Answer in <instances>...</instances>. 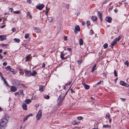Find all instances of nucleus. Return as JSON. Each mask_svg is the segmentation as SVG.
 I'll return each mask as SVG.
<instances>
[{
	"label": "nucleus",
	"instance_id": "obj_8",
	"mask_svg": "<svg viewBox=\"0 0 129 129\" xmlns=\"http://www.w3.org/2000/svg\"><path fill=\"white\" fill-rule=\"evenodd\" d=\"M31 72L29 71H25V75L28 77L31 76Z\"/></svg>",
	"mask_w": 129,
	"mask_h": 129
},
{
	"label": "nucleus",
	"instance_id": "obj_64",
	"mask_svg": "<svg viewBox=\"0 0 129 129\" xmlns=\"http://www.w3.org/2000/svg\"><path fill=\"white\" fill-rule=\"evenodd\" d=\"M11 72L13 73L14 74H16V73H15V72L14 71H11Z\"/></svg>",
	"mask_w": 129,
	"mask_h": 129
},
{
	"label": "nucleus",
	"instance_id": "obj_29",
	"mask_svg": "<svg viewBox=\"0 0 129 129\" xmlns=\"http://www.w3.org/2000/svg\"><path fill=\"white\" fill-rule=\"evenodd\" d=\"M103 127H108L109 128H110L111 127V126L110 125H108V124H106V125H104L103 126Z\"/></svg>",
	"mask_w": 129,
	"mask_h": 129
},
{
	"label": "nucleus",
	"instance_id": "obj_4",
	"mask_svg": "<svg viewBox=\"0 0 129 129\" xmlns=\"http://www.w3.org/2000/svg\"><path fill=\"white\" fill-rule=\"evenodd\" d=\"M7 123L1 121L0 123V129H4L7 126Z\"/></svg>",
	"mask_w": 129,
	"mask_h": 129
},
{
	"label": "nucleus",
	"instance_id": "obj_46",
	"mask_svg": "<svg viewBox=\"0 0 129 129\" xmlns=\"http://www.w3.org/2000/svg\"><path fill=\"white\" fill-rule=\"evenodd\" d=\"M57 101L58 104H60L61 102V99L60 100H58Z\"/></svg>",
	"mask_w": 129,
	"mask_h": 129
},
{
	"label": "nucleus",
	"instance_id": "obj_26",
	"mask_svg": "<svg viewBox=\"0 0 129 129\" xmlns=\"http://www.w3.org/2000/svg\"><path fill=\"white\" fill-rule=\"evenodd\" d=\"M110 115L108 113H107L106 114V118H108V119H109L110 118Z\"/></svg>",
	"mask_w": 129,
	"mask_h": 129
},
{
	"label": "nucleus",
	"instance_id": "obj_40",
	"mask_svg": "<svg viewBox=\"0 0 129 129\" xmlns=\"http://www.w3.org/2000/svg\"><path fill=\"white\" fill-rule=\"evenodd\" d=\"M93 34V31L91 29L90 30V34L92 35Z\"/></svg>",
	"mask_w": 129,
	"mask_h": 129
},
{
	"label": "nucleus",
	"instance_id": "obj_13",
	"mask_svg": "<svg viewBox=\"0 0 129 129\" xmlns=\"http://www.w3.org/2000/svg\"><path fill=\"white\" fill-rule=\"evenodd\" d=\"M27 105L26 104L24 103H23L22 105V107L23 109L25 110H26L27 109Z\"/></svg>",
	"mask_w": 129,
	"mask_h": 129
},
{
	"label": "nucleus",
	"instance_id": "obj_5",
	"mask_svg": "<svg viewBox=\"0 0 129 129\" xmlns=\"http://www.w3.org/2000/svg\"><path fill=\"white\" fill-rule=\"evenodd\" d=\"M44 7V4H40L39 5L36 6V8L39 10H41Z\"/></svg>",
	"mask_w": 129,
	"mask_h": 129
},
{
	"label": "nucleus",
	"instance_id": "obj_48",
	"mask_svg": "<svg viewBox=\"0 0 129 129\" xmlns=\"http://www.w3.org/2000/svg\"><path fill=\"white\" fill-rule=\"evenodd\" d=\"M12 30L13 32H14L16 30V29L15 28H13L12 29Z\"/></svg>",
	"mask_w": 129,
	"mask_h": 129
},
{
	"label": "nucleus",
	"instance_id": "obj_18",
	"mask_svg": "<svg viewBox=\"0 0 129 129\" xmlns=\"http://www.w3.org/2000/svg\"><path fill=\"white\" fill-rule=\"evenodd\" d=\"M91 19L93 21H96L97 19V17L95 16H92Z\"/></svg>",
	"mask_w": 129,
	"mask_h": 129
},
{
	"label": "nucleus",
	"instance_id": "obj_52",
	"mask_svg": "<svg viewBox=\"0 0 129 129\" xmlns=\"http://www.w3.org/2000/svg\"><path fill=\"white\" fill-rule=\"evenodd\" d=\"M7 63L6 62H3V65L4 66H6L7 65Z\"/></svg>",
	"mask_w": 129,
	"mask_h": 129
},
{
	"label": "nucleus",
	"instance_id": "obj_1",
	"mask_svg": "<svg viewBox=\"0 0 129 129\" xmlns=\"http://www.w3.org/2000/svg\"><path fill=\"white\" fill-rule=\"evenodd\" d=\"M9 119V116L8 115L5 114L3 116L1 121L7 123Z\"/></svg>",
	"mask_w": 129,
	"mask_h": 129
},
{
	"label": "nucleus",
	"instance_id": "obj_58",
	"mask_svg": "<svg viewBox=\"0 0 129 129\" xmlns=\"http://www.w3.org/2000/svg\"><path fill=\"white\" fill-rule=\"evenodd\" d=\"M9 10H10L11 12H12L13 11V9L12 8H9Z\"/></svg>",
	"mask_w": 129,
	"mask_h": 129
},
{
	"label": "nucleus",
	"instance_id": "obj_41",
	"mask_svg": "<svg viewBox=\"0 0 129 129\" xmlns=\"http://www.w3.org/2000/svg\"><path fill=\"white\" fill-rule=\"evenodd\" d=\"M82 116L78 117L77 118V119L78 120H80L82 119Z\"/></svg>",
	"mask_w": 129,
	"mask_h": 129
},
{
	"label": "nucleus",
	"instance_id": "obj_53",
	"mask_svg": "<svg viewBox=\"0 0 129 129\" xmlns=\"http://www.w3.org/2000/svg\"><path fill=\"white\" fill-rule=\"evenodd\" d=\"M101 81H100L99 82H98V83H97L96 84V85H99L100 84H102L101 83Z\"/></svg>",
	"mask_w": 129,
	"mask_h": 129
},
{
	"label": "nucleus",
	"instance_id": "obj_36",
	"mask_svg": "<svg viewBox=\"0 0 129 129\" xmlns=\"http://www.w3.org/2000/svg\"><path fill=\"white\" fill-rule=\"evenodd\" d=\"M11 68V67L10 66H8L6 67V69L8 70H10Z\"/></svg>",
	"mask_w": 129,
	"mask_h": 129
},
{
	"label": "nucleus",
	"instance_id": "obj_62",
	"mask_svg": "<svg viewBox=\"0 0 129 129\" xmlns=\"http://www.w3.org/2000/svg\"><path fill=\"white\" fill-rule=\"evenodd\" d=\"M1 78L2 79V80L4 81V80H5V79L4 78V77L2 75H1Z\"/></svg>",
	"mask_w": 129,
	"mask_h": 129
},
{
	"label": "nucleus",
	"instance_id": "obj_51",
	"mask_svg": "<svg viewBox=\"0 0 129 129\" xmlns=\"http://www.w3.org/2000/svg\"><path fill=\"white\" fill-rule=\"evenodd\" d=\"M14 94L16 96V95H17L19 94V92H18V91L17 92L15 93H14Z\"/></svg>",
	"mask_w": 129,
	"mask_h": 129
},
{
	"label": "nucleus",
	"instance_id": "obj_14",
	"mask_svg": "<svg viewBox=\"0 0 129 129\" xmlns=\"http://www.w3.org/2000/svg\"><path fill=\"white\" fill-rule=\"evenodd\" d=\"M34 30H35V31L37 33H39L40 32L41 30L40 29L37 28H36L34 27Z\"/></svg>",
	"mask_w": 129,
	"mask_h": 129
},
{
	"label": "nucleus",
	"instance_id": "obj_57",
	"mask_svg": "<svg viewBox=\"0 0 129 129\" xmlns=\"http://www.w3.org/2000/svg\"><path fill=\"white\" fill-rule=\"evenodd\" d=\"M61 99V95H60L58 98V100H60Z\"/></svg>",
	"mask_w": 129,
	"mask_h": 129
},
{
	"label": "nucleus",
	"instance_id": "obj_12",
	"mask_svg": "<svg viewBox=\"0 0 129 129\" xmlns=\"http://www.w3.org/2000/svg\"><path fill=\"white\" fill-rule=\"evenodd\" d=\"M19 95H21L22 97H23L24 94L23 93V91L22 90H20L18 91Z\"/></svg>",
	"mask_w": 129,
	"mask_h": 129
},
{
	"label": "nucleus",
	"instance_id": "obj_23",
	"mask_svg": "<svg viewBox=\"0 0 129 129\" xmlns=\"http://www.w3.org/2000/svg\"><path fill=\"white\" fill-rule=\"evenodd\" d=\"M37 98V96L36 95L33 94V95L32 97V99L35 100Z\"/></svg>",
	"mask_w": 129,
	"mask_h": 129
},
{
	"label": "nucleus",
	"instance_id": "obj_61",
	"mask_svg": "<svg viewBox=\"0 0 129 129\" xmlns=\"http://www.w3.org/2000/svg\"><path fill=\"white\" fill-rule=\"evenodd\" d=\"M6 26V25H2L1 27V28H3L4 27Z\"/></svg>",
	"mask_w": 129,
	"mask_h": 129
},
{
	"label": "nucleus",
	"instance_id": "obj_54",
	"mask_svg": "<svg viewBox=\"0 0 129 129\" xmlns=\"http://www.w3.org/2000/svg\"><path fill=\"white\" fill-rule=\"evenodd\" d=\"M108 1V0H105L103 4H105L107 3Z\"/></svg>",
	"mask_w": 129,
	"mask_h": 129
},
{
	"label": "nucleus",
	"instance_id": "obj_34",
	"mask_svg": "<svg viewBox=\"0 0 129 129\" xmlns=\"http://www.w3.org/2000/svg\"><path fill=\"white\" fill-rule=\"evenodd\" d=\"M28 117L27 116V115L24 118V119L23 120V121L24 122H25V121L27 119Z\"/></svg>",
	"mask_w": 129,
	"mask_h": 129
},
{
	"label": "nucleus",
	"instance_id": "obj_50",
	"mask_svg": "<svg viewBox=\"0 0 129 129\" xmlns=\"http://www.w3.org/2000/svg\"><path fill=\"white\" fill-rule=\"evenodd\" d=\"M69 6L70 5H69L68 4L66 5V7L67 9H68L69 8Z\"/></svg>",
	"mask_w": 129,
	"mask_h": 129
},
{
	"label": "nucleus",
	"instance_id": "obj_35",
	"mask_svg": "<svg viewBox=\"0 0 129 129\" xmlns=\"http://www.w3.org/2000/svg\"><path fill=\"white\" fill-rule=\"evenodd\" d=\"M14 13L17 14H18L20 13V11H14L13 12Z\"/></svg>",
	"mask_w": 129,
	"mask_h": 129
},
{
	"label": "nucleus",
	"instance_id": "obj_11",
	"mask_svg": "<svg viewBox=\"0 0 129 129\" xmlns=\"http://www.w3.org/2000/svg\"><path fill=\"white\" fill-rule=\"evenodd\" d=\"M6 38L5 36L0 35V40L3 41L6 39Z\"/></svg>",
	"mask_w": 129,
	"mask_h": 129
},
{
	"label": "nucleus",
	"instance_id": "obj_22",
	"mask_svg": "<svg viewBox=\"0 0 129 129\" xmlns=\"http://www.w3.org/2000/svg\"><path fill=\"white\" fill-rule=\"evenodd\" d=\"M31 76H36L37 74V73L35 71H34L32 73L31 72Z\"/></svg>",
	"mask_w": 129,
	"mask_h": 129
},
{
	"label": "nucleus",
	"instance_id": "obj_16",
	"mask_svg": "<svg viewBox=\"0 0 129 129\" xmlns=\"http://www.w3.org/2000/svg\"><path fill=\"white\" fill-rule=\"evenodd\" d=\"M80 28L79 26L76 25L75 26V28L74 29L75 30L79 31L80 30Z\"/></svg>",
	"mask_w": 129,
	"mask_h": 129
},
{
	"label": "nucleus",
	"instance_id": "obj_20",
	"mask_svg": "<svg viewBox=\"0 0 129 129\" xmlns=\"http://www.w3.org/2000/svg\"><path fill=\"white\" fill-rule=\"evenodd\" d=\"M49 10V9L47 8V7H46V11L45 12V14L47 15V17H48V12Z\"/></svg>",
	"mask_w": 129,
	"mask_h": 129
},
{
	"label": "nucleus",
	"instance_id": "obj_63",
	"mask_svg": "<svg viewBox=\"0 0 129 129\" xmlns=\"http://www.w3.org/2000/svg\"><path fill=\"white\" fill-rule=\"evenodd\" d=\"M82 25H84L85 24V23L84 22H82Z\"/></svg>",
	"mask_w": 129,
	"mask_h": 129
},
{
	"label": "nucleus",
	"instance_id": "obj_9",
	"mask_svg": "<svg viewBox=\"0 0 129 129\" xmlns=\"http://www.w3.org/2000/svg\"><path fill=\"white\" fill-rule=\"evenodd\" d=\"M108 22L110 23L111 21L112 18L110 17H107L105 19Z\"/></svg>",
	"mask_w": 129,
	"mask_h": 129
},
{
	"label": "nucleus",
	"instance_id": "obj_2",
	"mask_svg": "<svg viewBox=\"0 0 129 129\" xmlns=\"http://www.w3.org/2000/svg\"><path fill=\"white\" fill-rule=\"evenodd\" d=\"M121 37V36L120 35L118 38H116L112 42L111 45V47L112 48H113L114 46L117 43V41H118L119 40Z\"/></svg>",
	"mask_w": 129,
	"mask_h": 129
},
{
	"label": "nucleus",
	"instance_id": "obj_59",
	"mask_svg": "<svg viewBox=\"0 0 129 129\" xmlns=\"http://www.w3.org/2000/svg\"><path fill=\"white\" fill-rule=\"evenodd\" d=\"M27 2L29 3H31V0H27Z\"/></svg>",
	"mask_w": 129,
	"mask_h": 129
},
{
	"label": "nucleus",
	"instance_id": "obj_55",
	"mask_svg": "<svg viewBox=\"0 0 129 129\" xmlns=\"http://www.w3.org/2000/svg\"><path fill=\"white\" fill-rule=\"evenodd\" d=\"M32 115H33L32 114H29L28 115H27V116L28 117H30V116H31Z\"/></svg>",
	"mask_w": 129,
	"mask_h": 129
},
{
	"label": "nucleus",
	"instance_id": "obj_30",
	"mask_svg": "<svg viewBox=\"0 0 129 129\" xmlns=\"http://www.w3.org/2000/svg\"><path fill=\"white\" fill-rule=\"evenodd\" d=\"M14 40L15 42H16L17 43H18L20 41V40L19 39L17 38H15L14 39Z\"/></svg>",
	"mask_w": 129,
	"mask_h": 129
},
{
	"label": "nucleus",
	"instance_id": "obj_38",
	"mask_svg": "<svg viewBox=\"0 0 129 129\" xmlns=\"http://www.w3.org/2000/svg\"><path fill=\"white\" fill-rule=\"evenodd\" d=\"M114 75L115 76H117V73L115 70L114 71Z\"/></svg>",
	"mask_w": 129,
	"mask_h": 129
},
{
	"label": "nucleus",
	"instance_id": "obj_44",
	"mask_svg": "<svg viewBox=\"0 0 129 129\" xmlns=\"http://www.w3.org/2000/svg\"><path fill=\"white\" fill-rule=\"evenodd\" d=\"M30 55H29L28 56H27L26 57V58L27 59L26 60V61H27L30 58Z\"/></svg>",
	"mask_w": 129,
	"mask_h": 129
},
{
	"label": "nucleus",
	"instance_id": "obj_39",
	"mask_svg": "<svg viewBox=\"0 0 129 129\" xmlns=\"http://www.w3.org/2000/svg\"><path fill=\"white\" fill-rule=\"evenodd\" d=\"M124 64L125 65H127V67L128 66V62L127 61H125V63H124Z\"/></svg>",
	"mask_w": 129,
	"mask_h": 129
},
{
	"label": "nucleus",
	"instance_id": "obj_43",
	"mask_svg": "<svg viewBox=\"0 0 129 129\" xmlns=\"http://www.w3.org/2000/svg\"><path fill=\"white\" fill-rule=\"evenodd\" d=\"M8 46V45L7 44H2V46H3L4 47H5L6 46Z\"/></svg>",
	"mask_w": 129,
	"mask_h": 129
},
{
	"label": "nucleus",
	"instance_id": "obj_28",
	"mask_svg": "<svg viewBox=\"0 0 129 129\" xmlns=\"http://www.w3.org/2000/svg\"><path fill=\"white\" fill-rule=\"evenodd\" d=\"M53 18L51 17H49L48 19L49 21L50 22H52L53 21Z\"/></svg>",
	"mask_w": 129,
	"mask_h": 129
},
{
	"label": "nucleus",
	"instance_id": "obj_33",
	"mask_svg": "<svg viewBox=\"0 0 129 129\" xmlns=\"http://www.w3.org/2000/svg\"><path fill=\"white\" fill-rule=\"evenodd\" d=\"M108 47V44L107 43H105L103 46V47L104 48L106 49Z\"/></svg>",
	"mask_w": 129,
	"mask_h": 129
},
{
	"label": "nucleus",
	"instance_id": "obj_21",
	"mask_svg": "<svg viewBox=\"0 0 129 129\" xmlns=\"http://www.w3.org/2000/svg\"><path fill=\"white\" fill-rule=\"evenodd\" d=\"M84 86L86 89H88L89 88V85L86 84H84Z\"/></svg>",
	"mask_w": 129,
	"mask_h": 129
},
{
	"label": "nucleus",
	"instance_id": "obj_17",
	"mask_svg": "<svg viewBox=\"0 0 129 129\" xmlns=\"http://www.w3.org/2000/svg\"><path fill=\"white\" fill-rule=\"evenodd\" d=\"M43 88L44 86L42 85H40L39 86V90L41 91L42 92L43 91Z\"/></svg>",
	"mask_w": 129,
	"mask_h": 129
},
{
	"label": "nucleus",
	"instance_id": "obj_10",
	"mask_svg": "<svg viewBox=\"0 0 129 129\" xmlns=\"http://www.w3.org/2000/svg\"><path fill=\"white\" fill-rule=\"evenodd\" d=\"M11 91L14 92L16 91V88L14 86H12L11 88Z\"/></svg>",
	"mask_w": 129,
	"mask_h": 129
},
{
	"label": "nucleus",
	"instance_id": "obj_47",
	"mask_svg": "<svg viewBox=\"0 0 129 129\" xmlns=\"http://www.w3.org/2000/svg\"><path fill=\"white\" fill-rule=\"evenodd\" d=\"M4 82V84L6 85L7 86L8 85V83H7V82L6 81V80L3 81Z\"/></svg>",
	"mask_w": 129,
	"mask_h": 129
},
{
	"label": "nucleus",
	"instance_id": "obj_31",
	"mask_svg": "<svg viewBox=\"0 0 129 129\" xmlns=\"http://www.w3.org/2000/svg\"><path fill=\"white\" fill-rule=\"evenodd\" d=\"M44 98L47 99H49L50 96L48 95H44Z\"/></svg>",
	"mask_w": 129,
	"mask_h": 129
},
{
	"label": "nucleus",
	"instance_id": "obj_56",
	"mask_svg": "<svg viewBox=\"0 0 129 129\" xmlns=\"http://www.w3.org/2000/svg\"><path fill=\"white\" fill-rule=\"evenodd\" d=\"M45 67V64L44 63H43V65L42 66V68H44Z\"/></svg>",
	"mask_w": 129,
	"mask_h": 129
},
{
	"label": "nucleus",
	"instance_id": "obj_6",
	"mask_svg": "<svg viewBox=\"0 0 129 129\" xmlns=\"http://www.w3.org/2000/svg\"><path fill=\"white\" fill-rule=\"evenodd\" d=\"M66 54V53H61L60 54V58L63 59H67V58H68L69 56H67L66 57H64V56Z\"/></svg>",
	"mask_w": 129,
	"mask_h": 129
},
{
	"label": "nucleus",
	"instance_id": "obj_15",
	"mask_svg": "<svg viewBox=\"0 0 129 129\" xmlns=\"http://www.w3.org/2000/svg\"><path fill=\"white\" fill-rule=\"evenodd\" d=\"M31 101V100L29 99H26L25 100V103L27 104H28L29 103H30Z\"/></svg>",
	"mask_w": 129,
	"mask_h": 129
},
{
	"label": "nucleus",
	"instance_id": "obj_32",
	"mask_svg": "<svg viewBox=\"0 0 129 129\" xmlns=\"http://www.w3.org/2000/svg\"><path fill=\"white\" fill-rule=\"evenodd\" d=\"M19 70L20 71L19 72L20 74L21 75H23L24 74V73L23 72L22 70L19 69Z\"/></svg>",
	"mask_w": 129,
	"mask_h": 129
},
{
	"label": "nucleus",
	"instance_id": "obj_42",
	"mask_svg": "<svg viewBox=\"0 0 129 129\" xmlns=\"http://www.w3.org/2000/svg\"><path fill=\"white\" fill-rule=\"evenodd\" d=\"M86 24H87V25L88 26L90 25V22L89 21H86Z\"/></svg>",
	"mask_w": 129,
	"mask_h": 129
},
{
	"label": "nucleus",
	"instance_id": "obj_7",
	"mask_svg": "<svg viewBox=\"0 0 129 129\" xmlns=\"http://www.w3.org/2000/svg\"><path fill=\"white\" fill-rule=\"evenodd\" d=\"M120 83L121 85L122 86H125L126 87H128L129 86L128 84L124 83L123 81H120Z\"/></svg>",
	"mask_w": 129,
	"mask_h": 129
},
{
	"label": "nucleus",
	"instance_id": "obj_45",
	"mask_svg": "<svg viewBox=\"0 0 129 129\" xmlns=\"http://www.w3.org/2000/svg\"><path fill=\"white\" fill-rule=\"evenodd\" d=\"M82 61V60H80L78 61L77 62H78L79 64H80L81 63Z\"/></svg>",
	"mask_w": 129,
	"mask_h": 129
},
{
	"label": "nucleus",
	"instance_id": "obj_19",
	"mask_svg": "<svg viewBox=\"0 0 129 129\" xmlns=\"http://www.w3.org/2000/svg\"><path fill=\"white\" fill-rule=\"evenodd\" d=\"M96 65L95 64L92 67L91 71V72H93L94 71V70L96 68Z\"/></svg>",
	"mask_w": 129,
	"mask_h": 129
},
{
	"label": "nucleus",
	"instance_id": "obj_60",
	"mask_svg": "<svg viewBox=\"0 0 129 129\" xmlns=\"http://www.w3.org/2000/svg\"><path fill=\"white\" fill-rule=\"evenodd\" d=\"M67 36H64V40H66L67 39Z\"/></svg>",
	"mask_w": 129,
	"mask_h": 129
},
{
	"label": "nucleus",
	"instance_id": "obj_24",
	"mask_svg": "<svg viewBox=\"0 0 129 129\" xmlns=\"http://www.w3.org/2000/svg\"><path fill=\"white\" fill-rule=\"evenodd\" d=\"M98 16L99 17H100V18L101 20H102V15L99 12H98Z\"/></svg>",
	"mask_w": 129,
	"mask_h": 129
},
{
	"label": "nucleus",
	"instance_id": "obj_25",
	"mask_svg": "<svg viewBox=\"0 0 129 129\" xmlns=\"http://www.w3.org/2000/svg\"><path fill=\"white\" fill-rule=\"evenodd\" d=\"M83 44V42L82 39H80L79 40V44L80 45H82Z\"/></svg>",
	"mask_w": 129,
	"mask_h": 129
},
{
	"label": "nucleus",
	"instance_id": "obj_27",
	"mask_svg": "<svg viewBox=\"0 0 129 129\" xmlns=\"http://www.w3.org/2000/svg\"><path fill=\"white\" fill-rule=\"evenodd\" d=\"M27 15L28 16H29V17L30 18V19H32V16L29 12H28L27 13Z\"/></svg>",
	"mask_w": 129,
	"mask_h": 129
},
{
	"label": "nucleus",
	"instance_id": "obj_49",
	"mask_svg": "<svg viewBox=\"0 0 129 129\" xmlns=\"http://www.w3.org/2000/svg\"><path fill=\"white\" fill-rule=\"evenodd\" d=\"M65 50H67L68 51H71V49L70 48H67L66 49H65Z\"/></svg>",
	"mask_w": 129,
	"mask_h": 129
},
{
	"label": "nucleus",
	"instance_id": "obj_3",
	"mask_svg": "<svg viewBox=\"0 0 129 129\" xmlns=\"http://www.w3.org/2000/svg\"><path fill=\"white\" fill-rule=\"evenodd\" d=\"M42 112L41 110H39L36 116V118L37 120H40L42 116Z\"/></svg>",
	"mask_w": 129,
	"mask_h": 129
},
{
	"label": "nucleus",
	"instance_id": "obj_37",
	"mask_svg": "<svg viewBox=\"0 0 129 129\" xmlns=\"http://www.w3.org/2000/svg\"><path fill=\"white\" fill-rule=\"evenodd\" d=\"M29 34H26L25 36V38H28L29 36Z\"/></svg>",
	"mask_w": 129,
	"mask_h": 129
}]
</instances>
